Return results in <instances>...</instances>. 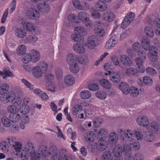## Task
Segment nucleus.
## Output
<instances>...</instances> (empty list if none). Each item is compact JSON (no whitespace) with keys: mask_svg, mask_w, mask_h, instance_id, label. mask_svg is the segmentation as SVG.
Instances as JSON below:
<instances>
[{"mask_svg":"<svg viewBox=\"0 0 160 160\" xmlns=\"http://www.w3.org/2000/svg\"><path fill=\"white\" fill-rule=\"evenodd\" d=\"M108 139L109 141L116 142L118 139L116 134L114 132L111 133L109 135Z\"/></svg>","mask_w":160,"mask_h":160,"instance_id":"nucleus-64","label":"nucleus"},{"mask_svg":"<svg viewBox=\"0 0 160 160\" xmlns=\"http://www.w3.org/2000/svg\"><path fill=\"white\" fill-rule=\"evenodd\" d=\"M139 90L141 92H143V90L142 91L141 89L139 90L135 87H132L130 89V92H129V93H130L132 96L136 97L139 94H142V93L139 92Z\"/></svg>","mask_w":160,"mask_h":160,"instance_id":"nucleus-26","label":"nucleus"},{"mask_svg":"<svg viewBox=\"0 0 160 160\" xmlns=\"http://www.w3.org/2000/svg\"><path fill=\"white\" fill-rule=\"evenodd\" d=\"M88 88L90 90L95 91L97 90L98 86L97 84L94 82H91L88 85Z\"/></svg>","mask_w":160,"mask_h":160,"instance_id":"nucleus-51","label":"nucleus"},{"mask_svg":"<svg viewBox=\"0 0 160 160\" xmlns=\"http://www.w3.org/2000/svg\"><path fill=\"white\" fill-rule=\"evenodd\" d=\"M97 145V148L100 151H103L105 150L106 148V145L103 143L101 142H98L97 143H96Z\"/></svg>","mask_w":160,"mask_h":160,"instance_id":"nucleus-63","label":"nucleus"},{"mask_svg":"<svg viewBox=\"0 0 160 160\" xmlns=\"http://www.w3.org/2000/svg\"><path fill=\"white\" fill-rule=\"evenodd\" d=\"M146 72L148 74L152 76H155L157 74V72L156 70L150 67H148L146 68Z\"/></svg>","mask_w":160,"mask_h":160,"instance_id":"nucleus-55","label":"nucleus"},{"mask_svg":"<svg viewBox=\"0 0 160 160\" xmlns=\"http://www.w3.org/2000/svg\"><path fill=\"white\" fill-rule=\"evenodd\" d=\"M25 150L22 152L20 157L22 160H26L29 156L31 157V160H39L38 154L35 151L34 145L31 142L27 143L25 146Z\"/></svg>","mask_w":160,"mask_h":160,"instance_id":"nucleus-1","label":"nucleus"},{"mask_svg":"<svg viewBox=\"0 0 160 160\" xmlns=\"http://www.w3.org/2000/svg\"><path fill=\"white\" fill-rule=\"evenodd\" d=\"M98 40L97 37L95 35H91L88 38L86 45L90 49H93L98 45Z\"/></svg>","mask_w":160,"mask_h":160,"instance_id":"nucleus-6","label":"nucleus"},{"mask_svg":"<svg viewBox=\"0 0 160 160\" xmlns=\"http://www.w3.org/2000/svg\"><path fill=\"white\" fill-rule=\"evenodd\" d=\"M26 51V46L23 45H19L17 49V53L21 55L24 54Z\"/></svg>","mask_w":160,"mask_h":160,"instance_id":"nucleus-42","label":"nucleus"},{"mask_svg":"<svg viewBox=\"0 0 160 160\" xmlns=\"http://www.w3.org/2000/svg\"><path fill=\"white\" fill-rule=\"evenodd\" d=\"M56 77L57 78H61L63 76V71L59 68H57L55 71Z\"/></svg>","mask_w":160,"mask_h":160,"instance_id":"nucleus-59","label":"nucleus"},{"mask_svg":"<svg viewBox=\"0 0 160 160\" xmlns=\"http://www.w3.org/2000/svg\"><path fill=\"white\" fill-rule=\"evenodd\" d=\"M26 14L29 18L33 20L37 19L39 17V12L33 8H29L27 11Z\"/></svg>","mask_w":160,"mask_h":160,"instance_id":"nucleus-9","label":"nucleus"},{"mask_svg":"<svg viewBox=\"0 0 160 160\" xmlns=\"http://www.w3.org/2000/svg\"><path fill=\"white\" fill-rule=\"evenodd\" d=\"M49 155H51V160H60V156L58 155V151L57 147L55 146L50 147L48 150Z\"/></svg>","mask_w":160,"mask_h":160,"instance_id":"nucleus-7","label":"nucleus"},{"mask_svg":"<svg viewBox=\"0 0 160 160\" xmlns=\"http://www.w3.org/2000/svg\"><path fill=\"white\" fill-rule=\"evenodd\" d=\"M12 147L14 148V149L17 152H20L22 149V144L19 142H14Z\"/></svg>","mask_w":160,"mask_h":160,"instance_id":"nucleus-54","label":"nucleus"},{"mask_svg":"<svg viewBox=\"0 0 160 160\" xmlns=\"http://www.w3.org/2000/svg\"><path fill=\"white\" fill-rule=\"evenodd\" d=\"M118 26H117L116 27H114V29L112 31L111 35L112 36V37L111 38H113L114 40L116 41V42H117L118 40V38L119 35V34L115 31V30L118 27Z\"/></svg>","mask_w":160,"mask_h":160,"instance_id":"nucleus-50","label":"nucleus"},{"mask_svg":"<svg viewBox=\"0 0 160 160\" xmlns=\"http://www.w3.org/2000/svg\"><path fill=\"white\" fill-rule=\"evenodd\" d=\"M100 23L99 22H96L94 25L95 28L94 29V30L97 36L99 37H102L104 35V29L99 26Z\"/></svg>","mask_w":160,"mask_h":160,"instance_id":"nucleus-10","label":"nucleus"},{"mask_svg":"<svg viewBox=\"0 0 160 160\" xmlns=\"http://www.w3.org/2000/svg\"><path fill=\"white\" fill-rule=\"evenodd\" d=\"M137 121L138 123L142 126H147L149 123L148 118L143 116L138 117Z\"/></svg>","mask_w":160,"mask_h":160,"instance_id":"nucleus-17","label":"nucleus"},{"mask_svg":"<svg viewBox=\"0 0 160 160\" xmlns=\"http://www.w3.org/2000/svg\"><path fill=\"white\" fill-rule=\"evenodd\" d=\"M78 17L86 26L90 27L92 26V22L90 20L89 16L88 13L83 12H81L78 14Z\"/></svg>","mask_w":160,"mask_h":160,"instance_id":"nucleus-4","label":"nucleus"},{"mask_svg":"<svg viewBox=\"0 0 160 160\" xmlns=\"http://www.w3.org/2000/svg\"><path fill=\"white\" fill-rule=\"evenodd\" d=\"M38 9L39 11L43 13H47L50 10V8L49 5L46 3L38 4L37 5Z\"/></svg>","mask_w":160,"mask_h":160,"instance_id":"nucleus-18","label":"nucleus"},{"mask_svg":"<svg viewBox=\"0 0 160 160\" xmlns=\"http://www.w3.org/2000/svg\"><path fill=\"white\" fill-rule=\"evenodd\" d=\"M99 82L100 85L105 88L109 89L111 87L110 83L106 79H101L100 80Z\"/></svg>","mask_w":160,"mask_h":160,"instance_id":"nucleus-29","label":"nucleus"},{"mask_svg":"<svg viewBox=\"0 0 160 160\" xmlns=\"http://www.w3.org/2000/svg\"><path fill=\"white\" fill-rule=\"evenodd\" d=\"M19 110L21 113L24 114H28L30 111L28 106L25 103H23L20 106Z\"/></svg>","mask_w":160,"mask_h":160,"instance_id":"nucleus-30","label":"nucleus"},{"mask_svg":"<svg viewBox=\"0 0 160 160\" xmlns=\"http://www.w3.org/2000/svg\"><path fill=\"white\" fill-rule=\"evenodd\" d=\"M15 35L20 38H23L26 36L25 30L21 28H17L15 30Z\"/></svg>","mask_w":160,"mask_h":160,"instance_id":"nucleus-21","label":"nucleus"},{"mask_svg":"<svg viewBox=\"0 0 160 160\" xmlns=\"http://www.w3.org/2000/svg\"><path fill=\"white\" fill-rule=\"evenodd\" d=\"M96 137V135L93 132H88L85 135L86 140L88 142H92Z\"/></svg>","mask_w":160,"mask_h":160,"instance_id":"nucleus-27","label":"nucleus"},{"mask_svg":"<svg viewBox=\"0 0 160 160\" xmlns=\"http://www.w3.org/2000/svg\"><path fill=\"white\" fill-rule=\"evenodd\" d=\"M82 107L80 104L75 105L73 108L72 112L74 114H76L80 110H82Z\"/></svg>","mask_w":160,"mask_h":160,"instance_id":"nucleus-62","label":"nucleus"},{"mask_svg":"<svg viewBox=\"0 0 160 160\" xmlns=\"http://www.w3.org/2000/svg\"><path fill=\"white\" fill-rule=\"evenodd\" d=\"M27 39L30 42L34 43L38 41V37L34 35H30L27 37Z\"/></svg>","mask_w":160,"mask_h":160,"instance_id":"nucleus-58","label":"nucleus"},{"mask_svg":"<svg viewBox=\"0 0 160 160\" xmlns=\"http://www.w3.org/2000/svg\"><path fill=\"white\" fill-rule=\"evenodd\" d=\"M119 88L124 94H127L130 92V89L129 88V85L126 82H121Z\"/></svg>","mask_w":160,"mask_h":160,"instance_id":"nucleus-23","label":"nucleus"},{"mask_svg":"<svg viewBox=\"0 0 160 160\" xmlns=\"http://www.w3.org/2000/svg\"><path fill=\"white\" fill-rule=\"evenodd\" d=\"M21 82L24 84L26 87L29 88L30 90H33L34 89V86L26 79L23 78L21 79Z\"/></svg>","mask_w":160,"mask_h":160,"instance_id":"nucleus-46","label":"nucleus"},{"mask_svg":"<svg viewBox=\"0 0 160 160\" xmlns=\"http://www.w3.org/2000/svg\"><path fill=\"white\" fill-rule=\"evenodd\" d=\"M153 136L149 132L147 133L144 136V138L145 140L149 142H152L154 139Z\"/></svg>","mask_w":160,"mask_h":160,"instance_id":"nucleus-60","label":"nucleus"},{"mask_svg":"<svg viewBox=\"0 0 160 160\" xmlns=\"http://www.w3.org/2000/svg\"><path fill=\"white\" fill-rule=\"evenodd\" d=\"M122 152V149L121 146L116 148L113 149L112 152L114 155L115 158L120 157L121 154Z\"/></svg>","mask_w":160,"mask_h":160,"instance_id":"nucleus-38","label":"nucleus"},{"mask_svg":"<svg viewBox=\"0 0 160 160\" xmlns=\"http://www.w3.org/2000/svg\"><path fill=\"white\" fill-rule=\"evenodd\" d=\"M4 75L11 77L14 76L13 73L10 71V68L8 67L4 68L3 70V75Z\"/></svg>","mask_w":160,"mask_h":160,"instance_id":"nucleus-47","label":"nucleus"},{"mask_svg":"<svg viewBox=\"0 0 160 160\" xmlns=\"http://www.w3.org/2000/svg\"><path fill=\"white\" fill-rule=\"evenodd\" d=\"M38 155H42L44 157H46L49 155L48 150L47 147L45 145H41L40 146L38 149ZM41 157H42L41 156Z\"/></svg>","mask_w":160,"mask_h":160,"instance_id":"nucleus-15","label":"nucleus"},{"mask_svg":"<svg viewBox=\"0 0 160 160\" xmlns=\"http://www.w3.org/2000/svg\"><path fill=\"white\" fill-rule=\"evenodd\" d=\"M118 134L120 136L121 139L126 142L134 137H136L138 140H141L143 138L141 132L136 130L132 131L131 130H123L119 129L117 131Z\"/></svg>","mask_w":160,"mask_h":160,"instance_id":"nucleus-2","label":"nucleus"},{"mask_svg":"<svg viewBox=\"0 0 160 160\" xmlns=\"http://www.w3.org/2000/svg\"><path fill=\"white\" fill-rule=\"evenodd\" d=\"M11 102L16 106H19L21 103V100L19 98L16 97L15 94L13 92L12 100H11Z\"/></svg>","mask_w":160,"mask_h":160,"instance_id":"nucleus-40","label":"nucleus"},{"mask_svg":"<svg viewBox=\"0 0 160 160\" xmlns=\"http://www.w3.org/2000/svg\"><path fill=\"white\" fill-rule=\"evenodd\" d=\"M128 141H130V143L131 146L134 149L137 150L140 148V143L136 140L132 138L131 139H130V140H128Z\"/></svg>","mask_w":160,"mask_h":160,"instance_id":"nucleus-33","label":"nucleus"},{"mask_svg":"<svg viewBox=\"0 0 160 160\" xmlns=\"http://www.w3.org/2000/svg\"><path fill=\"white\" fill-rule=\"evenodd\" d=\"M95 95L98 98L101 99H104L106 98L107 94L104 91H99L96 92Z\"/></svg>","mask_w":160,"mask_h":160,"instance_id":"nucleus-48","label":"nucleus"},{"mask_svg":"<svg viewBox=\"0 0 160 160\" xmlns=\"http://www.w3.org/2000/svg\"><path fill=\"white\" fill-rule=\"evenodd\" d=\"M69 65V69L71 72L73 73H76L79 70V68L77 62L72 63Z\"/></svg>","mask_w":160,"mask_h":160,"instance_id":"nucleus-37","label":"nucleus"},{"mask_svg":"<svg viewBox=\"0 0 160 160\" xmlns=\"http://www.w3.org/2000/svg\"><path fill=\"white\" fill-rule=\"evenodd\" d=\"M143 48L146 51H148L150 47V44L149 41L146 38H143L141 42Z\"/></svg>","mask_w":160,"mask_h":160,"instance_id":"nucleus-32","label":"nucleus"},{"mask_svg":"<svg viewBox=\"0 0 160 160\" xmlns=\"http://www.w3.org/2000/svg\"><path fill=\"white\" fill-rule=\"evenodd\" d=\"M75 79L71 75L68 74L65 76L64 78V83L68 86H72L75 82Z\"/></svg>","mask_w":160,"mask_h":160,"instance_id":"nucleus-16","label":"nucleus"},{"mask_svg":"<svg viewBox=\"0 0 160 160\" xmlns=\"http://www.w3.org/2000/svg\"><path fill=\"white\" fill-rule=\"evenodd\" d=\"M0 148L4 152H7L8 151L9 147L6 142L2 141L0 143Z\"/></svg>","mask_w":160,"mask_h":160,"instance_id":"nucleus-44","label":"nucleus"},{"mask_svg":"<svg viewBox=\"0 0 160 160\" xmlns=\"http://www.w3.org/2000/svg\"><path fill=\"white\" fill-rule=\"evenodd\" d=\"M135 15L132 12L127 14L122 22L121 27L122 28H126L134 19Z\"/></svg>","mask_w":160,"mask_h":160,"instance_id":"nucleus-5","label":"nucleus"},{"mask_svg":"<svg viewBox=\"0 0 160 160\" xmlns=\"http://www.w3.org/2000/svg\"><path fill=\"white\" fill-rule=\"evenodd\" d=\"M98 134L99 137H100V138H106L108 136V132L107 130L104 128H102L100 130Z\"/></svg>","mask_w":160,"mask_h":160,"instance_id":"nucleus-36","label":"nucleus"},{"mask_svg":"<svg viewBox=\"0 0 160 160\" xmlns=\"http://www.w3.org/2000/svg\"><path fill=\"white\" fill-rule=\"evenodd\" d=\"M47 68L48 65L46 62H40L38 66L33 67L32 69V74L36 78H39L47 70Z\"/></svg>","mask_w":160,"mask_h":160,"instance_id":"nucleus-3","label":"nucleus"},{"mask_svg":"<svg viewBox=\"0 0 160 160\" xmlns=\"http://www.w3.org/2000/svg\"><path fill=\"white\" fill-rule=\"evenodd\" d=\"M73 49L75 52L79 54H83L85 51V49L84 46L79 43L74 44Z\"/></svg>","mask_w":160,"mask_h":160,"instance_id":"nucleus-12","label":"nucleus"},{"mask_svg":"<svg viewBox=\"0 0 160 160\" xmlns=\"http://www.w3.org/2000/svg\"><path fill=\"white\" fill-rule=\"evenodd\" d=\"M56 87V84L53 82H48L46 84V90L51 92H55Z\"/></svg>","mask_w":160,"mask_h":160,"instance_id":"nucleus-28","label":"nucleus"},{"mask_svg":"<svg viewBox=\"0 0 160 160\" xmlns=\"http://www.w3.org/2000/svg\"><path fill=\"white\" fill-rule=\"evenodd\" d=\"M1 121L4 126L6 127H9L11 125V123L8 118L4 116L2 118Z\"/></svg>","mask_w":160,"mask_h":160,"instance_id":"nucleus-53","label":"nucleus"},{"mask_svg":"<svg viewBox=\"0 0 160 160\" xmlns=\"http://www.w3.org/2000/svg\"><path fill=\"white\" fill-rule=\"evenodd\" d=\"M96 9L100 11L103 12L106 10L107 8V4L102 0H99L95 4Z\"/></svg>","mask_w":160,"mask_h":160,"instance_id":"nucleus-11","label":"nucleus"},{"mask_svg":"<svg viewBox=\"0 0 160 160\" xmlns=\"http://www.w3.org/2000/svg\"><path fill=\"white\" fill-rule=\"evenodd\" d=\"M81 97L83 99H87L89 98L91 96L90 92L87 90L82 92L80 93Z\"/></svg>","mask_w":160,"mask_h":160,"instance_id":"nucleus-45","label":"nucleus"},{"mask_svg":"<svg viewBox=\"0 0 160 160\" xmlns=\"http://www.w3.org/2000/svg\"><path fill=\"white\" fill-rule=\"evenodd\" d=\"M120 60L121 62L126 66H130L132 62L129 58L126 55H123L121 56Z\"/></svg>","mask_w":160,"mask_h":160,"instance_id":"nucleus-25","label":"nucleus"},{"mask_svg":"<svg viewBox=\"0 0 160 160\" xmlns=\"http://www.w3.org/2000/svg\"><path fill=\"white\" fill-rule=\"evenodd\" d=\"M122 71H125V72L124 74L127 75L132 76V75H136L137 73L140 72L138 69H136L133 68H130L128 69L123 68L122 70Z\"/></svg>","mask_w":160,"mask_h":160,"instance_id":"nucleus-24","label":"nucleus"},{"mask_svg":"<svg viewBox=\"0 0 160 160\" xmlns=\"http://www.w3.org/2000/svg\"><path fill=\"white\" fill-rule=\"evenodd\" d=\"M24 24L26 25V29L29 31H34L36 28V26H34L33 24L30 22H26Z\"/></svg>","mask_w":160,"mask_h":160,"instance_id":"nucleus-57","label":"nucleus"},{"mask_svg":"<svg viewBox=\"0 0 160 160\" xmlns=\"http://www.w3.org/2000/svg\"><path fill=\"white\" fill-rule=\"evenodd\" d=\"M10 121L13 122H17L19 120L20 117L19 114L17 113L11 114L9 116Z\"/></svg>","mask_w":160,"mask_h":160,"instance_id":"nucleus-39","label":"nucleus"},{"mask_svg":"<svg viewBox=\"0 0 160 160\" xmlns=\"http://www.w3.org/2000/svg\"><path fill=\"white\" fill-rule=\"evenodd\" d=\"M30 53L32 57V62H36L39 60L40 55L38 51L32 50L31 51Z\"/></svg>","mask_w":160,"mask_h":160,"instance_id":"nucleus-20","label":"nucleus"},{"mask_svg":"<svg viewBox=\"0 0 160 160\" xmlns=\"http://www.w3.org/2000/svg\"><path fill=\"white\" fill-rule=\"evenodd\" d=\"M144 32L148 37L152 38L154 36V32L152 28L150 27H146L144 28Z\"/></svg>","mask_w":160,"mask_h":160,"instance_id":"nucleus-35","label":"nucleus"},{"mask_svg":"<svg viewBox=\"0 0 160 160\" xmlns=\"http://www.w3.org/2000/svg\"><path fill=\"white\" fill-rule=\"evenodd\" d=\"M149 128L152 130V131H158L159 128V126L158 123L156 121H153L149 123Z\"/></svg>","mask_w":160,"mask_h":160,"instance_id":"nucleus-31","label":"nucleus"},{"mask_svg":"<svg viewBox=\"0 0 160 160\" xmlns=\"http://www.w3.org/2000/svg\"><path fill=\"white\" fill-rule=\"evenodd\" d=\"M153 83V81L152 79L149 77L148 76L144 77L143 78V82L141 84L142 85H151Z\"/></svg>","mask_w":160,"mask_h":160,"instance_id":"nucleus-43","label":"nucleus"},{"mask_svg":"<svg viewBox=\"0 0 160 160\" xmlns=\"http://www.w3.org/2000/svg\"><path fill=\"white\" fill-rule=\"evenodd\" d=\"M112 157L111 152L109 151H106L103 153V160H112Z\"/></svg>","mask_w":160,"mask_h":160,"instance_id":"nucleus-52","label":"nucleus"},{"mask_svg":"<svg viewBox=\"0 0 160 160\" xmlns=\"http://www.w3.org/2000/svg\"><path fill=\"white\" fill-rule=\"evenodd\" d=\"M103 17L105 21L110 22L113 20L114 18V15L112 12L108 11L104 13Z\"/></svg>","mask_w":160,"mask_h":160,"instance_id":"nucleus-22","label":"nucleus"},{"mask_svg":"<svg viewBox=\"0 0 160 160\" xmlns=\"http://www.w3.org/2000/svg\"><path fill=\"white\" fill-rule=\"evenodd\" d=\"M117 43L116 41L114 40L113 38H110L106 43L105 48L107 49H110L114 46Z\"/></svg>","mask_w":160,"mask_h":160,"instance_id":"nucleus-34","label":"nucleus"},{"mask_svg":"<svg viewBox=\"0 0 160 160\" xmlns=\"http://www.w3.org/2000/svg\"><path fill=\"white\" fill-rule=\"evenodd\" d=\"M13 92H9L6 94H3L2 93H1V94L0 99L1 102L4 104H6L11 102L12 100Z\"/></svg>","mask_w":160,"mask_h":160,"instance_id":"nucleus-8","label":"nucleus"},{"mask_svg":"<svg viewBox=\"0 0 160 160\" xmlns=\"http://www.w3.org/2000/svg\"><path fill=\"white\" fill-rule=\"evenodd\" d=\"M110 80L115 83H118L121 80V77L117 72H110L109 75Z\"/></svg>","mask_w":160,"mask_h":160,"instance_id":"nucleus-19","label":"nucleus"},{"mask_svg":"<svg viewBox=\"0 0 160 160\" xmlns=\"http://www.w3.org/2000/svg\"><path fill=\"white\" fill-rule=\"evenodd\" d=\"M9 86L6 83H3L0 86V94L8 91L9 89Z\"/></svg>","mask_w":160,"mask_h":160,"instance_id":"nucleus-56","label":"nucleus"},{"mask_svg":"<svg viewBox=\"0 0 160 160\" xmlns=\"http://www.w3.org/2000/svg\"><path fill=\"white\" fill-rule=\"evenodd\" d=\"M23 61L24 63H28L30 61L32 62V58L30 53L26 54L23 59Z\"/></svg>","mask_w":160,"mask_h":160,"instance_id":"nucleus-61","label":"nucleus"},{"mask_svg":"<svg viewBox=\"0 0 160 160\" xmlns=\"http://www.w3.org/2000/svg\"><path fill=\"white\" fill-rule=\"evenodd\" d=\"M7 110L8 112L11 114L17 113L19 112V110L18 108L12 105L8 106Z\"/></svg>","mask_w":160,"mask_h":160,"instance_id":"nucleus-41","label":"nucleus"},{"mask_svg":"<svg viewBox=\"0 0 160 160\" xmlns=\"http://www.w3.org/2000/svg\"><path fill=\"white\" fill-rule=\"evenodd\" d=\"M67 61L69 64H71L72 63L78 62V58L75 54L70 53L67 55Z\"/></svg>","mask_w":160,"mask_h":160,"instance_id":"nucleus-13","label":"nucleus"},{"mask_svg":"<svg viewBox=\"0 0 160 160\" xmlns=\"http://www.w3.org/2000/svg\"><path fill=\"white\" fill-rule=\"evenodd\" d=\"M102 120L100 118H95L93 120L94 126L96 127H98L101 125Z\"/></svg>","mask_w":160,"mask_h":160,"instance_id":"nucleus-49","label":"nucleus"},{"mask_svg":"<svg viewBox=\"0 0 160 160\" xmlns=\"http://www.w3.org/2000/svg\"><path fill=\"white\" fill-rule=\"evenodd\" d=\"M143 60L141 58L139 57L136 58L135 59V61L138 66V69L141 72H144L145 70L143 64Z\"/></svg>","mask_w":160,"mask_h":160,"instance_id":"nucleus-14","label":"nucleus"}]
</instances>
